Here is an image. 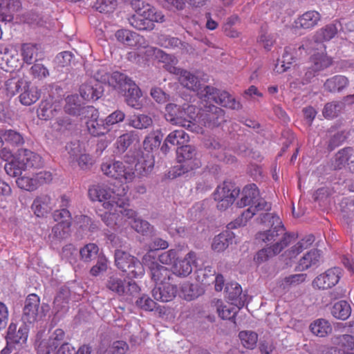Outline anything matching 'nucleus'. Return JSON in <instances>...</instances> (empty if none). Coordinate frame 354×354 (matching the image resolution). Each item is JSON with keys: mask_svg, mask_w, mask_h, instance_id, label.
I'll list each match as a JSON object with an SVG mask.
<instances>
[{"mask_svg": "<svg viewBox=\"0 0 354 354\" xmlns=\"http://www.w3.org/2000/svg\"><path fill=\"white\" fill-rule=\"evenodd\" d=\"M260 220L262 223L270 226L271 228L259 232L257 234V239L265 243H272L274 242V243L260 250L257 252L255 259L259 263L265 262L279 254L295 238L293 234L285 232L282 222L277 215L266 212L261 214Z\"/></svg>", "mask_w": 354, "mask_h": 354, "instance_id": "f257e3e1", "label": "nucleus"}, {"mask_svg": "<svg viewBox=\"0 0 354 354\" xmlns=\"http://www.w3.org/2000/svg\"><path fill=\"white\" fill-rule=\"evenodd\" d=\"M129 187L125 185L96 184L88 189V196L93 201L102 203L103 207L109 210L120 212L129 205L127 192Z\"/></svg>", "mask_w": 354, "mask_h": 354, "instance_id": "f03ea898", "label": "nucleus"}, {"mask_svg": "<svg viewBox=\"0 0 354 354\" xmlns=\"http://www.w3.org/2000/svg\"><path fill=\"white\" fill-rule=\"evenodd\" d=\"M239 194L240 199L237 201L239 207H250L242 213L241 218H237L234 223L228 224V228L232 229L236 226L245 225L247 221L259 211H269L271 204L259 197V192L255 184H250L244 187Z\"/></svg>", "mask_w": 354, "mask_h": 354, "instance_id": "7ed1b4c3", "label": "nucleus"}, {"mask_svg": "<svg viewBox=\"0 0 354 354\" xmlns=\"http://www.w3.org/2000/svg\"><path fill=\"white\" fill-rule=\"evenodd\" d=\"M109 84L119 92L123 93L127 104L135 109H140L141 91L139 87L125 74L113 72L108 78Z\"/></svg>", "mask_w": 354, "mask_h": 354, "instance_id": "20e7f679", "label": "nucleus"}, {"mask_svg": "<svg viewBox=\"0 0 354 354\" xmlns=\"http://www.w3.org/2000/svg\"><path fill=\"white\" fill-rule=\"evenodd\" d=\"M193 109V106H187L186 109H180L175 104H168L165 107V118L174 124L185 127L193 132H198L199 127L192 121L194 116L188 114Z\"/></svg>", "mask_w": 354, "mask_h": 354, "instance_id": "39448f33", "label": "nucleus"}, {"mask_svg": "<svg viewBox=\"0 0 354 354\" xmlns=\"http://www.w3.org/2000/svg\"><path fill=\"white\" fill-rule=\"evenodd\" d=\"M115 263L117 268L129 278H138L145 273L142 263L137 258L123 250L115 251Z\"/></svg>", "mask_w": 354, "mask_h": 354, "instance_id": "423d86ee", "label": "nucleus"}, {"mask_svg": "<svg viewBox=\"0 0 354 354\" xmlns=\"http://www.w3.org/2000/svg\"><path fill=\"white\" fill-rule=\"evenodd\" d=\"M199 97L205 101H212L221 106L233 110L241 109L242 105L228 92L206 86L199 93Z\"/></svg>", "mask_w": 354, "mask_h": 354, "instance_id": "0eeeda50", "label": "nucleus"}, {"mask_svg": "<svg viewBox=\"0 0 354 354\" xmlns=\"http://www.w3.org/2000/svg\"><path fill=\"white\" fill-rule=\"evenodd\" d=\"M101 169L106 176L118 180L121 185L131 183L136 177L133 168L125 166L122 162L113 161L103 162Z\"/></svg>", "mask_w": 354, "mask_h": 354, "instance_id": "6e6552de", "label": "nucleus"}, {"mask_svg": "<svg viewBox=\"0 0 354 354\" xmlns=\"http://www.w3.org/2000/svg\"><path fill=\"white\" fill-rule=\"evenodd\" d=\"M50 307L46 304H40V299L35 294H30L26 301L23 310L22 319L28 323L35 322L44 317L49 311Z\"/></svg>", "mask_w": 354, "mask_h": 354, "instance_id": "1a4fd4ad", "label": "nucleus"}, {"mask_svg": "<svg viewBox=\"0 0 354 354\" xmlns=\"http://www.w3.org/2000/svg\"><path fill=\"white\" fill-rule=\"evenodd\" d=\"M147 11H142V13H137L129 18V24L134 28L139 30H152L155 22H162L164 15L161 12L156 11L155 8H146Z\"/></svg>", "mask_w": 354, "mask_h": 354, "instance_id": "9d476101", "label": "nucleus"}, {"mask_svg": "<svg viewBox=\"0 0 354 354\" xmlns=\"http://www.w3.org/2000/svg\"><path fill=\"white\" fill-rule=\"evenodd\" d=\"M239 192V189L236 188L230 182L224 181L218 185L213 193L214 199L217 202V208L221 211L227 209L233 204Z\"/></svg>", "mask_w": 354, "mask_h": 354, "instance_id": "9b49d317", "label": "nucleus"}, {"mask_svg": "<svg viewBox=\"0 0 354 354\" xmlns=\"http://www.w3.org/2000/svg\"><path fill=\"white\" fill-rule=\"evenodd\" d=\"M176 153L178 160L181 163L179 167L183 169L178 173V175L201 167L199 154L194 146L185 144L178 147Z\"/></svg>", "mask_w": 354, "mask_h": 354, "instance_id": "f8f14e48", "label": "nucleus"}, {"mask_svg": "<svg viewBox=\"0 0 354 354\" xmlns=\"http://www.w3.org/2000/svg\"><path fill=\"white\" fill-rule=\"evenodd\" d=\"M338 30L336 24H328L324 28H321L317 32L316 35L312 40L304 41V43L298 48L306 50V52L310 53L313 50H324L325 46L323 44L324 41H329L335 37Z\"/></svg>", "mask_w": 354, "mask_h": 354, "instance_id": "ddd939ff", "label": "nucleus"}, {"mask_svg": "<svg viewBox=\"0 0 354 354\" xmlns=\"http://www.w3.org/2000/svg\"><path fill=\"white\" fill-rule=\"evenodd\" d=\"M153 260L154 257L151 255V252L146 254L142 258L143 263L147 266L150 270L152 280L154 281L156 285L169 283V281L173 276L172 271Z\"/></svg>", "mask_w": 354, "mask_h": 354, "instance_id": "4468645a", "label": "nucleus"}, {"mask_svg": "<svg viewBox=\"0 0 354 354\" xmlns=\"http://www.w3.org/2000/svg\"><path fill=\"white\" fill-rule=\"evenodd\" d=\"M29 328L26 322H15L12 321L7 328L6 343L8 345L22 346L26 343Z\"/></svg>", "mask_w": 354, "mask_h": 354, "instance_id": "2eb2a0df", "label": "nucleus"}, {"mask_svg": "<svg viewBox=\"0 0 354 354\" xmlns=\"http://www.w3.org/2000/svg\"><path fill=\"white\" fill-rule=\"evenodd\" d=\"M342 276V270L334 267L319 274L313 281L312 285L319 290H326L335 286Z\"/></svg>", "mask_w": 354, "mask_h": 354, "instance_id": "dca6fc26", "label": "nucleus"}, {"mask_svg": "<svg viewBox=\"0 0 354 354\" xmlns=\"http://www.w3.org/2000/svg\"><path fill=\"white\" fill-rule=\"evenodd\" d=\"M167 71L170 73L178 75V81L180 84L189 90L197 92L199 96V93L203 88L201 87V82L196 75L186 70L177 68L175 66L168 65Z\"/></svg>", "mask_w": 354, "mask_h": 354, "instance_id": "f3484780", "label": "nucleus"}, {"mask_svg": "<svg viewBox=\"0 0 354 354\" xmlns=\"http://www.w3.org/2000/svg\"><path fill=\"white\" fill-rule=\"evenodd\" d=\"M84 111L87 112L85 118H90L86 122V127L91 135L93 136H100L109 131L104 120L99 119V113L97 109L92 106H87Z\"/></svg>", "mask_w": 354, "mask_h": 354, "instance_id": "a211bd4d", "label": "nucleus"}, {"mask_svg": "<svg viewBox=\"0 0 354 354\" xmlns=\"http://www.w3.org/2000/svg\"><path fill=\"white\" fill-rule=\"evenodd\" d=\"M346 165L354 171V148L351 147L339 150L331 159V167L334 169H342Z\"/></svg>", "mask_w": 354, "mask_h": 354, "instance_id": "6ab92c4d", "label": "nucleus"}, {"mask_svg": "<svg viewBox=\"0 0 354 354\" xmlns=\"http://www.w3.org/2000/svg\"><path fill=\"white\" fill-rule=\"evenodd\" d=\"M196 254L190 251L184 259L177 260L173 266V274L178 277H187L192 271V266L196 263Z\"/></svg>", "mask_w": 354, "mask_h": 354, "instance_id": "aec40b11", "label": "nucleus"}, {"mask_svg": "<svg viewBox=\"0 0 354 354\" xmlns=\"http://www.w3.org/2000/svg\"><path fill=\"white\" fill-rule=\"evenodd\" d=\"M120 213L128 218L133 219L130 224L131 227L137 232L143 235L152 233L153 227L151 225L148 221L140 218H136V212L133 210L127 209L125 207L123 209L120 210Z\"/></svg>", "mask_w": 354, "mask_h": 354, "instance_id": "412c9836", "label": "nucleus"}, {"mask_svg": "<svg viewBox=\"0 0 354 354\" xmlns=\"http://www.w3.org/2000/svg\"><path fill=\"white\" fill-rule=\"evenodd\" d=\"M55 203L48 194H41L36 197L31 205V209L37 217H44L51 212Z\"/></svg>", "mask_w": 354, "mask_h": 354, "instance_id": "4be33fe9", "label": "nucleus"}, {"mask_svg": "<svg viewBox=\"0 0 354 354\" xmlns=\"http://www.w3.org/2000/svg\"><path fill=\"white\" fill-rule=\"evenodd\" d=\"M103 91L102 84L95 80H91L80 87V95L85 100H97L102 95Z\"/></svg>", "mask_w": 354, "mask_h": 354, "instance_id": "5701e85b", "label": "nucleus"}, {"mask_svg": "<svg viewBox=\"0 0 354 354\" xmlns=\"http://www.w3.org/2000/svg\"><path fill=\"white\" fill-rule=\"evenodd\" d=\"M177 288L176 286L167 283H158L156 285L152 290L153 298L161 302H168L171 301L176 295Z\"/></svg>", "mask_w": 354, "mask_h": 354, "instance_id": "b1692460", "label": "nucleus"}, {"mask_svg": "<svg viewBox=\"0 0 354 354\" xmlns=\"http://www.w3.org/2000/svg\"><path fill=\"white\" fill-rule=\"evenodd\" d=\"M320 251L316 249L306 252L298 261L295 270L304 271L310 268H317L320 261Z\"/></svg>", "mask_w": 354, "mask_h": 354, "instance_id": "393cba45", "label": "nucleus"}, {"mask_svg": "<svg viewBox=\"0 0 354 354\" xmlns=\"http://www.w3.org/2000/svg\"><path fill=\"white\" fill-rule=\"evenodd\" d=\"M189 140V135L183 129H177L171 131L165 138V142L161 147V151L167 153L169 149V145L171 146L179 145L180 147L187 144Z\"/></svg>", "mask_w": 354, "mask_h": 354, "instance_id": "a878e982", "label": "nucleus"}, {"mask_svg": "<svg viewBox=\"0 0 354 354\" xmlns=\"http://www.w3.org/2000/svg\"><path fill=\"white\" fill-rule=\"evenodd\" d=\"M153 166L154 158L153 154L149 151L142 152L138 158L133 171L136 172L139 177L144 176L151 171Z\"/></svg>", "mask_w": 354, "mask_h": 354, "instance_id": "bb28decb", "label": "nucleus"}, {"mask_svg": "<svg viewBox=\"0 0 354 354\" xmlns=\"http://www.w3.org/2000/svg\"><path fill=\"white\" fill-rule=\"evenodd\" d=\"M162 226L163 229L172 236H182L185 233V227L176 214L165 216L162 221Z\"/></svg>", "mask_w": 354, "mask_h": 354, "instance_id": "cd10ccee", "label": "nucleus"}, {"mask_svg": "<svg viewBox=\"0 0 354 354\" xmlns=\"http://www.w3.org/2000/svg\"><path fill=\"white\" fill-rule=\"evenodd\" d=\"M40 97V91L37 86L31 85L27 80L26 85L24 86L19 96V102L25 106H30L35 103Z\"/></svg>", "mask_w": 354, "mask_h": 354, "instance_id": "c85d7f7f", "label": "nucleus"}, {"mask_svg": "<svg viewBox=\"0 0 354 354\" xmlns=\"http://www.w3.org/2000/svg\"><path fill=\"white\" fill-rule=\"evenodd\" d=\"M21 6L19 0H0V20L11 21L14 13L19 10Z\"/></svg>", "mask_w": 354, "mask_h": 354, "instance_id": "c756f323", "label": "nucleus"}, {"mask_svg": "<svg viewBox=\"0 0 354 354\" xmlns=\"http://www.w3.org/2000/svg\"><path fill=\"white\" fill-rule=\"evenodd\" d=\"M234 234L232 232L226 230L216 236L212 243V249L216 252L224 251L232 243Z\"/></svg>", "mask_w": 354, "mask_h": 354, "instance_id": "7c9ffc66", "label": "nucleus"}, {"mask_svg": "<svg viewBox=\"0 0 354 354\" xmlns=\"http://www.w3.org/2000/svg\"><path fill=\"white\" fill-rule=\"evenodd\" d=\"M315 241L313 234L306 235L301 240L285 252V256L289 259H295L304 250L308 249Z\"/></svg>", "mask_w": 354, "mask_h": 354, "instance_id": "2f4dec72", "label": "nucleus"}, {"mask_svg": "<svg viewBox=\"0 0 354 354\" xmlns=\"http://www.w3.org/2000/svg\"><path fill=\"white\" fill-rule=\"evenodd\" d=\"M225 292L226 297L232 301V304L237 306L239 309L243 306L244 304L241 297L242 288L239 283L236 282L227 283Z\"/></svg>", "mask_w": 354, "mask_h": 354, "instance_id": "473e14b6", "label": "nucleus"}, {"mask_svg": "<svg viewBox=\"0 0 354 354\" xmlns=\"http://www.w3.org/2000/svg\"><path fill=\"white\" fill-rule=\"evenodd\" d=\"M348 79L344 75H335L326 80L324 84L326 91L330 93L341 92L348 86Z\"/></svg>", "mask_w": 354, "mask_h": 354, "instance_id": "72a5a7b5", "label": "nucleus"}, {"mask_svg": "<svg viewBox=\"0 0 354 354\" xmlns=\"http://www.w3.org/2000/svg\"><path fill=\"white\" fill-rule=\"evenodd\" d=\"M206 108V120L209 126H219L225 122V111L218 106L209 105Z\"/></svg>", "mask_w": 354, "mask_h": 354, "instance_id": "f704fd0d", "label": "nucleus"}, {"mask_svg": "<svg viewBox=\"0 0 354 354\" xmlns=\"http://www.w3.org/2000/svg\"><path fill=\"white\" fill-rule=\"evenodd\" d=\"M320 14L315 10H310L304 13L296 21L297 26L303 28H311L316 26L318 21L320 20Z\"/></svg>", "mask_w": 354, "mask_h": 354, "instance_id": "c9c22d12", "label": "nucleus"}, {"mask_svg": "<svg viewBox=\"0 0 354 354\" xmlns=\"http://www.w3.org/2000/svg\"><path fill=\"white\" fill-rule=\"evenodd\" d=\"M40 47L37 44L27 43L21 46V53L23 60L28 64L37 60Z\"/></svg>", "mask_w": 354, "mask_h": 354, "instance_id": "e433bc0d", "label": "nucleus"}, {"mask_svg": "<svg viewBox=\"0 0 354 354\" xmlns=\"http://www.w3.org/2000/svg\"><path fill=\"white\" fill-rule=\"evenodd\" d=\"M115 35L119 42L127 46H136L140 39L138 34L127 29L118 30Z\"/></svg>", "mask_w": 354, "mask_h": 354, "instance_id": "4c0bfd02", "label": "nucleus"}, {"mask_svg": "<svg viewBox=\"0 0 354 354\" xmlns=\"http://www.w3.org/2000/svg\"><path fill=\"white\" fill-rule=\"evenodd\" d=\"M152 124L151 118L145 114H135L127 118V124L137 129H147L151 127Z\"/></svg>", "mask_w": 354, "mask_h": 354, "instance_id": "58836bf2", "label": "nucleus"}, {"mask_svg": "<svg viewBox=\"0 0 354 354\" xmlns=\"http://www.w3.org/2000/svg\"><path fill=\"white\" fill-rule=\"evenodd\" d=\"M20 159L26 168H37L42 165L41 156L28 149L22 151V153L20 154Z\"/></svg>", "mask_w": 354, "mask_h": 354, "instance_id": "ea45409f", "label": "nucleus"}, {"mask_svg": "<svg viewBox=\"0 0 354 354\" xmlns=\"http://www.w3.org/2000/svg\"><path fill=\"white\" fill-rule=\"evenodd\" d=\"M77 97L71 95L68 96L66 99V104L64 106V111L71 115H87V112L84 109L87 106L82 107L81 105L77 102Z\"/></svg>", "mask_w": 354, "mask_h": 354, "instance_id": "a19ab883", "label": "nucleus"}, {"mask_svg": "<svg viewBox=\"0 0 354 354\" xmlns=\"http://www.w3.org/2000/svg\"><path fill=\"white\" fill-rule=\"evenodd\" d=\"M351 313L350 304L346 301H339L334 304L331 308V314L337 319L346 320Z\"/></svg>", "mask_w": 354, "mask_h": 354, "instance_id": "79ce46f5", "label": "nucleus"}, {"mask_svg": "<svg viewBox=\"0 0 354 354\" xmlns=\"http://www.w3.org/2000/svg\"><path fill=\"white\" fill-rule=\"evenodd\" d=\"M310 328L311 332L316 336L324 337L332 331V327L329 322L324 319H319L313 322Z\"/></svg>", "mask_w": 354, "mask_h": 354, "instance_id": "37998d69", "label": "nucleus"}, {"mask_svg": "<svg viewBox=\"0 0 354 354\" xmlns=\"http://www.w3.org/2000/svg\"><path fill=\"white\" fill-rule=\"evenodd\" d=\"M27 80L20 77H12L5 82V89L7 95L12 97L21 92L24 86L26 85Z\"/></svg>", "mask_w": 354, "mask_h": 354, "instance_id": "c03bdc74", "label": "nucleus"}, {"mask_svg": "<svg viewBox=\"0 0 354 354\" xmlns=\"http://www.w3.org/2000/svg\"><path fill=\"white\" fill-rule=\"evenodd\" d=\"M65 148L68 154V162L71 165L75 164V160L85 151L84 147L79 140L67 143Z\"/></svg>", "mask_w": 354, "mask_h": 354, "instance_id": "a18cd8bd", "label": "nucleus"}, {"mask_svg": "<svg viewBox=\"0 0 354 354\" xmlns=\"http://www.w3.org/2000/svg\"><path fill=\"white\" fill-rule=\"evenodd\" d=\"M71 226V223L67 221H59L52 229L50 234V238L53 240L59 241L65 239L68 234V229Z\"/></svg>", "mask_w": 354, "mask_h": 354, "instance_id": "49530a36", "label": "nucleus"}, {"mask_svg": "<svg viewBox=\"0 0 354 354\" xmlns=\"http://www.w3.org/2000/svg\"><path fill=\"white\" fill-rule=\"evenodd\" d=\"M98 252L99 248L95 243H88L79 251L81 259L86 263L95 259L97 257Z\"/></svg>", "mask_w": 354, "mask_h": 354, "instance_id": "de8ad7c7", "label": "nucleus"}, {"mask_svg": "<svg viewBox=\"0 0 354 354\" xmlns=\"http://www.w3.org/2000/svg\"><path fill=\"white\" fill-rule=\"evenodd\" d=\"M56 111L57 109L53 106L51 102L43 100L37 109V115L40 119L47 120L54 117Z\"/></svg>", "mask_w": 354, "mask_h": 354, "instance_id": "09e8293b", "label": "nucleus"}, {"mask_svg": "<svg viewBox=\"0 0 354 354\" xmlns=\"http://www.w3.org/2000/svg\"><path fill=\"white\" fill-rule=\"evenodd\" d=\"M293 49L291 47H286L282 55L281 59L278 61L276 68L278 72H284L290 68L291 64L295 61Z\"/></svg>", "mask_w": 354, "mask_h": 354, "instance_id": "8fccbe9b", "label": "nucleus"}, {"mask_svg": "<svg viewBox=\"0 0 354 354\" xmlns=\"http://www.w3.org/2000/svg\"><path fill=\"white\" fill-rule=\"evenodd\" d=\"M321 53H315L312 57L313 65L312 66L317 71L324 70L328 68L332 64V60L323 52V50H319Z\"/></svg>", "mask_w": 354, "mask_h": 354, "instance_id": "3c124183", "label": "nucleus"}, {"mask_svg": "<svg viewBox=\"0 0 354 354\" xmlns=\"http://www.w3.org/2000/svg\"><path fill=\"white\" fill-rule=\"evenodd\" d=\"M333 343L337 345L338 348L354 350V337L351 335H337L333 337Z\"/></svg>", "mask_w": 354, "mask_h": 354, "instance_id": "603ef678", "label": "nucleus"}, {"mask_svg": "<svg viewBox=\"0 0 354 354\" xmlns=\"http://www.w3.org/2000/svg\"><path fill=\"white\" fill-rule=\"evenodd\" d=\"M125 281L116 275L110 276L106 282V287L109 290L115 292L118 295L124 294Z\"/></svg>", "mask_w": 354, "mask_h": 354, "instance_id": "864d4df0", "label": "nucleus"}, {"mask_svg": "<svg viewBox=\"0 0 354 354\" xmlns=\"http://www.w3.org/2000/svg\"><path fill=\"white\" fill-rule=\"evenodd\" d=\"M238 307L232 305H222V302L217 301V313L223 319L231 320L234 318L238 311Z\"/></svg>", "mask_w": 354, "mask_h": 354, "instance_id": "5fc2aeb1", "label": "nucleus"}, {"mask_svg": "<svg viewBox=\"0 0 354 354\" xmlns=\"http://www.w3.org/2000/svg\"><path fill=\"white\" fill-rule=\"evenodd\" d=\"M239 337L243 346L250 349L254 348L258 339L257 334L250 330L241 331Z\"/></svg>", "mask_w": 354, "mask_h": 354, "instance_id": "6e6d98bb", "label": "nucleus"}, {"mask_svg": "<svg viewBox=\"0 0 354 354\" xmlns=\"http://www.w3.org/2000/svg\"><path fill=\"white\" fill-rule=\"evenodd\" d=\"M3 138L6 142L12 146H20L24 142L22 135L12 129L6 130L3 133Z\"/></svg>", "mask_w": 354, "mask_h": 354, "instance_id": "4d7b16f0", "label": "nucleus"}, {"mask_svg": "<svg viewBox=\"0 0 354 354\" xmlns=\"http://www.w3.org/2000/svg\"><path fill=\"white\" fill-rule=\"evenodd\" d=\"M117 0H97L94 8L100 12H113L117 6Z\"/></svg>", "mask_w": 354, "mask_h": 354, "instance_id": "13d9d810", "label": "nucleus"}, {"mask_svg": "<svg viewBox=\"0 0 354 354\" xmlns=\"http://www.w3.org/2000/svg\"><path fill=\"white\" fill-rule=\"evenodd\" d=\"M342 104L338 102L327 103L323 110V115L326 118L336 117L342 109Z\"/></svg>", "mask_w": 354, "mask_h": 354, "instance_id": "bf43d9fd", "label": "nucleus"}, {"mask_svg": "<svg viewBox=\"0 0 354 354\" xmlns=\"http://www.w3.org/2000/svg\"><path fill=\"white\" fill-rule=\"evenodd\" d=\"M134 135L132 132L126 133L120 136L116 142L117 148L120 152H124L133 143Z\"/></svg>", "mask_w": 354, "mask_h": 354, "instance_id": "052dcab7", "label": "nucleus"}, {"mask_svg": "<svg viewBox=\"0 0 354 354\" xmlns=\"http://www.w3.org/2000/svg\"><path fill=\"white\" fill-rule=\"evenodd\" d=\"M53 127L59 131L70 130L73 127V121L68 116H60L56 119L53 124Z\"/></svg>", "mask_w": 354, "mask_h": 354, "instance_id": "680f3d73", "label": "nucleus"}, {"mask_svg": "<svg viewBox=\"0 0 354 354\" xmlns=\"http://www.w3.org/2000/svg\"><path fill=\"white\" fill-rule=\"evenodd\" d=\"M136 305L145 311H152L156 308V303L147 295L140 297L136 300Z\"/></svg>", "mask_w": 354, "mask_h": 354, "instance_id": "e2e57ef3", "label": "nucleus"}, {"mask_svg": "<svg viewBox=\"0 0 354 354\" xmlns=\"http://www.w3.org/2000/svg\"><path fill=\"white\" fill-rule=\"evenodd\" d=\"M158 44L166 48L176 49L179 46L180 40L177 37L161 35L158 37Z\"/></svg>", "mask_w": 354, "mask_h": 354, "instance_id": "0e129e2a", "label": "nucleus"}, {"mask_svg": "<svg viewBox=\"0 0 354 354\" xmlns=\"http://www.w3.org/2000/svg\"><path fill=\"white\" fill-rule=\"evenodd\" d=\"M35 182L33 176L28 177L25 176L18 178L16 180V183L20 189L29 192L37 189Z\"/></svg>", "mask_w": 354, "mask_h": 354, "instance_id": "69168bd1", "label": "nucleus"}, {"mask_svg": "<svg viewBox=\"0 0 354 354\" xmlns=\"http://www.w3.org/2000/svg\"><path fill=\"white\" fill-rule=\"evenodd\" d=\"M57 347V342L55 340L41 342L37 347V354H55Z\"/></svg>", "mask_w": 354, "mask_h": 354, "instance_id": "338daca9", "label": "nucleus"}, {"mask_svg": "<svg viewBox=\"0 0 354 354\" xmlns=\"http://www.w3.org/2000/svg\"><path fill=\"white\" fill-rule=\"evenodd\" d=\"M30 74L39 80L46 77L48 75V69L41 64H35L30 69Z\"/></svg>", "mask_w": 354, "mask_h": 354, "instance_id": "774afa93", "label": "nucleus"}]
</instances>
